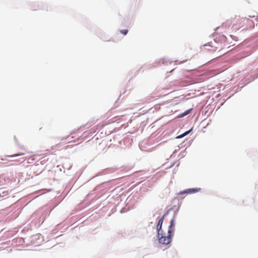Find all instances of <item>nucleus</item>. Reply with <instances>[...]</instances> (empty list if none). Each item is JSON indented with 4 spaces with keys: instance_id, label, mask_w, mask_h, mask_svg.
Wrapping results in <instances>:
<instances>
[{
    "instance_id": "obj_1",
    "label": "nucleus",
    "mask_w": 258,
    "mask_h": 258,
    "mask_svg": "<svg viewBox=\"0 0 258 258\" xmlns=\"http://www.w3.org/2000/svg\"><path fill=\"white\" fill-rule=\"evenodd\" d=\"M172 235V234H169L168 233L167 236L161 235V236L160 237V235H158L159 243L166 245L170 243L171 241Z\"/></svg>"
},
{
    "instance_id": "obj_2",
    "label": "nucleus",
    "mask_w": 258,
    "mask_h": 258,
    "mask_svg": "<svg viewBox=\"0 0 258 258\" xmlns=\"http://www.w3.org/2000/svg\"><path fill=\"white\" fill-rule=\"evenodd\" d=\"M167 213L165 214L163 216V217L159 220L158 223L157 225V229L158 230V234L159 236L160 235V230L161 229L162 225L165 216L167 215Z\"/></svg>"
},
{
    "instance_id": "obj_3",
    "label": "nucleus",
    "mask_w": 258,
    "mask_h": 258,
    "mask_svg": "<svg viewBox=\"0 0 258 258\" xmlns=\"http://www.w3.org/2000/svg\"><path fill=\"white\" fill-rule=\"evenodd\" d=\"M174 220L172 219L170 222V225L168 228V233L169 234H173L174 230Z\"/></svg>"
},
{
    "instance_id": "obj_4",
    "label": "nucleus",
    "mask_w": 258,
    "mask_h": 258,
    "mask_svg": "<svg viewBox=\"0 0 258 258\" xmlns=\"http://www.w3.org/2000/svg\"><path fill=\"white\" fill-rule=\"evenodd\" d=\"M199 189L197 188H189L181 192V194H193L199 191Z\"/></svg>"
},
{
    "instance_id": "obj_5",
    "label": "nucleus",
    "mask_w": 258,
    "mask_h": 258,
    "mask_svg": "<svg viewBox=\"0 0 258 258\" xmlns=\"http://www.w3.org/2000/svg\"><path fill=\"white\" fill-rule=\"evenodd\" d=\"M104 125H105L103 123L98 124L97 125L93 128V133L96 132V131L98 130H100L104 126Z\"/></svg>"
},
{
    "instance_id": "obj_6",
    "label": "nucleus",
    "mask_w": 258,
    "mask_h": 258,
    "mask_svg": "<svg viewBox=\"0 0 258 258\" xmlns=\"http://www.w3.org/2000/svg\"><path fill=\"white\" fill-rule=\"evenodd\" d=\"M27 163H31L35 160V155H32L29 157H27Z\"/></svg>"
},
{
    "instance_id": "obj_7",
    "label": "nucleus",
    "mask_w": 258,
    "mask_h": 258,
    "mask_svg": "<svg viewBox=\"0 0 258 258\" xmlns=\"http://www.w3.org/2000/svg\"><path fill=\"white\" fill-rule=\"evenodd\" d=\"M191 109H188V110H186L184 113H183L180 116V117H183L184 116H186L187 115V114H188L190 112H191Z\"/></svg>"
},
{
    "instance_id": "obj_8",
    "label": "nucleus",
    "mask_w": 258,
    "mask_h": 258,
    "mask_svg": "<svg viewBox=\"0 0 258 258\" xmlns=\"http://www.w3.org/2000/svg\"><path fill=\"white\" fill-rule=\"evenodd\" d=\"M191 130H190L188 131H186L185 132V133H184L183 134L181 135L180 136H178V138H182V137H184L185 136L187 135V134H188L189 133V132L191 131Z\"/></svg>"
},
{
    "instance_id": "obj_9",
    "label": "nucleus",
    "mask_w": 258,
    "mask_h": 258,
    "mask_svg": "<svg viewBox=\"0 0 258 258\" xmlns=\"http://www.w3.org/2000/svg\"><path fill=\"white\" fill-rule=\"evenodd\" d=\"M25 155L24 153H21L14 154V155H11V156H9V157H14L22 156V155Z\"/></svg>"
},
{
    "instance_id": "obj_10",
    "label": "nucleus",
    "mask_w": 258,
    "mask_h": 258,
    "mask_svg": "<svg viewBox=\"0 0 258 258\" xmlns=\"http://www.w3.org/2000/svg\"><path fill=\"white\" fill-rule=\"evenodd\" d=\"M127 32H128V30H126V29L122 30L120 31V33L121 34H122L123 35H126Z\"/></svg>"
}]
</instances>
